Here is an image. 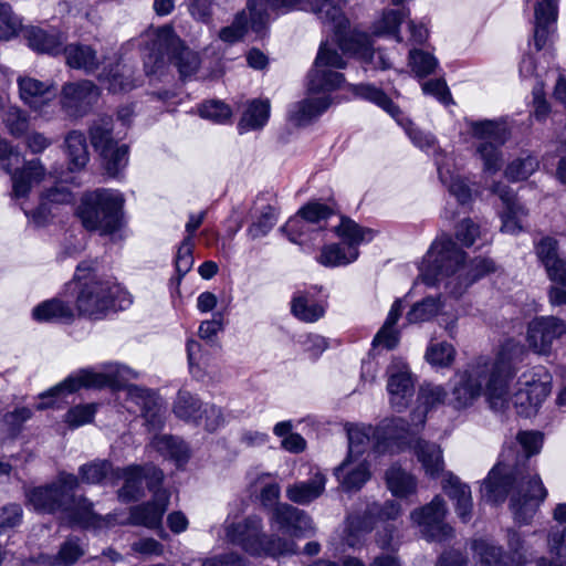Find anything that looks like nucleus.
Returning a JSON list of instances; mask_svg holds the SVG:
<instances>
[{
  "label": "nucleus",
  "instance_id": "obj_40",
  "mask_svg": "<svg viewBox=\"0 0 566 566\" xmlns=\"http://www.w3.org/2000/svg\"><path fill=\"white\" fill-rule=\"evenodd\" d=\"M418 461L427 475L437 478L443 471L442 452L439 446L417 439L412 446Z\"/></svg>",
  "mask_w": 566,
  "mask_h": 566
},
{
  "label": "nucleus",
  "instance_id": "obj_26",
  "mask_svg": "<svg viewBox=\"0 0 566 566\" xmlns=\"http://www.w3.org/2000/svg\"><path fill=\"white\" fill-rule=\"evenodd\" d=\"M99 97V88L91 81L65 83L61 91L62 108L71 116H83Z\"/></svg>",
  "mask_w": 566,
  "mask_h": 566
},
{
  "label": "nucleus",
  "instance_id": "obj_25",
  "mask_svg": "<svg viewBox=\"0 0 566 566\" xmlns=\"http://www.w3.org/2000/svg\"><path fill=\"white\" fill-rule=\"evenodd\" d=\"M566 334V323L555 316H542L533 319L527 327L530 348L539 355L552 352L554 340Z\"/></svg>",
  "mask_w": 566,
  "mask_h": 566
},
{
  "label": "nucleus",
  "instance_id": "obj_45",
  "mask_svg": "<svg viewBox=\"0 0 566 566\" xmlns=\"http://www.w3.org/2000/svg\"><path fill=\"white\" fill-rule=\"evenodd\" d=\"M64 144L70 169L80 170L84 168L90 158L84 134L77 130H72L66 135Z\"/></svg>",
  "mask_w": 566,
  "mask_h": 566
},
{
  "label": "nucleus",
  "instance_id": "obj_5",
  "mask_svg": "<svg viewBox=\"0 0 566 566\" xmlns=\"http://www.w3.org/2000/svg\"><path fill=\"white\" fill-rule=\"evenodd\" d=\"M346 65L338 51L327 43L319 46L314 65L308 73L307 91L310 96L292 105L289 111L290 120L296 125H305L325 112L331 98L325 94L340 86L344 76L338 70Z\"/></svg>",
  "mask_w": 566,
  "mask_h": 566
},
{
  "label": "nucleus",
  "instance_id": "obj_19",
  "mask_svg": "<svg viewBox=\"0 0 566 566\" xmlns=\"http://www.w3.org/2000/svg\"><path fill=\"white\" fill-rule=\"evenodd\" d=\"M20 159V154L7 140L0 138V161L3 163V169L12 174L13 193L17 198L27 196L31 187L43 180L46 174L40 159L27 161L22 169L12 172L11 166L19 164Z\"/></svg>",
  "mask_w": 566,
  "mask_h": 566
},
{
  "label": "nucleus",
  "instance_id": "obj_48",
  "mask_svg": "<svg viewBox=\"0 0 566 566\" xmlns=\"http://www.w3.org/2000/svg\"><path fill=\"white\" fill-rule=\"evenodd\" d=\"M375 428L368 424H350L347 427L349 457H359L366 452L370 440L375 441Z\"/></svg>",
  "mask_w": 566,
  "mask_h": 566
},
{
  "label": "nucleus",
  "instance_id": "obj_64",
  "mask_svg": "<svg viewBox=\"0 0 566 566\" xmlns=\"http://www.w3.org/2000/svg\"><path fill=\"white\" fill-rule=\"evenodd\" d=\"M409 66L417 76L423 77L436 70L438 61L430 53L422 50H412L409 53Z\"/></svg>",
  "mask_w": 566,
  "mask_h": 566
},
{
  "label": "nucleus",
  "instance_id": "obj_4",
  "mask_svg": "<svg viewBox=\"0 0 566 566\" xmlns=\"http://www.w3.org/2000/svg\"><path fill=\"white\" fill-rule=\"evenodd\" d=\"M78 479L74 474L62 472L56 481L29 490L25 494L28 504L38 512L53 513L61 511L71 525L84 528H101L113 524L114 517L95 514L93 504L83 496L75 497L74 491Z\"/></svg>",
  "mask_w": 566,
  "mask_h": 566
},
{
  "label": "nucleus",
  "instance_id": "obj_31",
  "mask_svg": "<svg viewBox=\"0 0 566 566\" xmlns=\"http://www.w3.org/2000/svg\"><path fill=\"white\" fill-rule=\"evenodd\" d=\"M492 192L497 195L504 205L501 213V231L503 233L516 234L523 230V219L527 216V210L515 201L514 192L504 184L496 182L491 188Z\"/></svg>",
  "mask_w": 566,
  "mask_h": 566
},
{
  "label": "nucleus",
  "instance_id": "obj_14",
  "mask_svg": "<svg viewBox=\"0 0 566 566\" xmlns=\"http://www.w3.org/2000/svg\"><path fill=\"white\" fill-rule=\"evenodd\" d=\"M472 136L480 140L476 147V154L483 161L484 171L495 172L501 167V151L500 147L507 138V132L502 124L503 120H473L467 119Z\"/></svg>",
  "mask_w": 566,
  "mask_h": 566
},
{
  "label": "nucleus",
  "instance_id": "obj_20",
  "mask_svg": "<svg viewBox=\"0 0 566 566\" xmlns=\"http://www.w3.org/2000/svg\"><path fill=\"white\" fill-rule=\"evenodd\" d=\"M266 0H248L247 10L239 12L232 24L220 30L219 38L227 43L240 41L248 29L261 34L268 24Z\"/></svg>",
  "mask_w": 566,
  "mask_h": 566
},
{
  "label": "nucleus",
  "instance_id": "obj_41",
  "mask_svg": "<svg viewBox=\"0 0 566 566\" xmlns=\"http://www.w3.org/2000/svg\"><path fill=\"white\" fill-rule=\"evenodd\" d=\"M448 394L444 388L440 385L423 384L419 388L418 392V408L415 411V417L418 418V423H424L426 413L443 405L447 400Z\"/></svg>",
  "mask_w": 566,
  "mask_h": 566
},
{
  "label": "nucleus",
  "instance_id": "obj_51",
  "mask_svg": "<svg viewBox=\"0 0 566 566\" xmlns=\"http://www.w3.org/2000/svg\"><path fill=\"white\" fill-rule=\"evenodd\" d=\"M409 15V10H386L381 18L374 23L373 33L375 35H394L397 41H401L399 27L405 17Z\"/></svg>",
  "mask_w": 566,
  "mask_h": 566
},
{
  "label": "nucleus",
  "instance_id": "obj_29",
  "mask_svg": "<svg viewBox=\"0 0 566 566\" xmlns=\"http://www.w3.org/2000/svg\"><path fill=\"white\" fill-rule=\"evenodd\" d=\"M349 24L339 32H335V36L338 42V46L344 52H352L358 55L365 62L373 63L376 67L388 69L390 62L386 59L382 53H376L371 48L370 36L366 33L354 31L348 36Z\"/></svg>",
  "mask_w": 566,
  "mask_h": 566
},
{
  "label": "nucleus",
  "instance_id": "obj_10",
  "mask_svg": "<svg viewBox=\"0 0 566 566\" xmlns=\"http://www.w3.org/2000/svg\"><path fill=\"white\" fill-rule=\"evenodd\" d=\"M130 303L129 294L109 280L85 283L76 298L78 313L92 319H101L111 311L125 310Z\"/></svg>",
  "mask_w": 566,
  "mask_h": 566
},
{
  "label": "nucleus",
  "instance_id": "obj_27",
  "mask_svg": "<svg viewBox=\"0 0 566 566\" xmlns=\"http://www.w3.org/2000/svg\"><path fill=\"white\" fill-rule=\"evenodd\" d=\"M272 7L291 10L301 9L314 12L333 32H339L348 25V19L342 10L328 0H273Z\"/></svg>",
  "mask_w": 566,
  "mask_h": 566
},
{
  "label": "nucleus",
  "instance_id": "obj_47",
  "mask_svg": "<svg viewBox=\"0 0 566 566\" xmlns=\"http://www.w3.org/2000/svg\"><path fill=\"white\" fill-rule=\"evenodd\" d=\"M66 63L74 69H82L86 72L94 71L98 61L96 52L88 45L73 43L64 49Z\"/></svg>",
  "mask_w": 566,
  "mask_h": 566
},
{
  "label": "nucleus",
  "instance_id": "obj_39",
  "mask_svg": "<svg viewBox=\"0 0 566 566\" xmlns=\"http://www.w3.org/2000/svg\"><path fill=\"white\" fill-rule=\"evenodd\" d=\"M385 482L390 493L399 499H406L417 493V478L399 464L390 465L385 472Z\"/></svg>",
  "mask_w": 566,
  "mask_h": 566
},
{
  "label": "nucleus",
  "instance_id": "obj_36",
  "mask_svg": "<svg viewBox=\"0 0 566 566\" xmlns=\"http://www.w3.org/2000/svg\"><path fill=\"white\" fill-rule=\"evenodd\" d=\"M333 217H335V213L328 206L321 202H310L289 220V227L295 229L310 223L313 231L321 234L327 229L328 220Z\"/></svg>",
  "mask_w": 566,
  "mask_h": 566
},
{
  "label": "nucleus",
  "instance_id": "obj_30",
  "mask_svg": "<svg viewBox=\"0 0 566 566\" xmlns=\"http://www.w3.org/2000/svg\"><path fill=\"white\" fill-rule=\"evenodd\" d=\"M170 493L166 489L154 491L151 501L133 506L129 512V523L155 528L160 525L168 509Z\"/></svg>",
  "mask_w": 566,
  "mask_h": 566
},
{
  "label": "nucleus",
  "instance_id": "obj_59",
  "mask_svg": "<svg viewBox=\"0 0 566 566\" xmlns=\"http://www.w3.org/2000/svg\"><path fill=\"white\" fill-rule=\"evenodd\" d=\"M81 480L90 484H98L115 474L112 464L106 460H97L84 464L78 470Z\"/></svg>",
  "mask_w": 566,
  "mask_h": 566
},
{
  "label": "nucleus",
  "instance_id": "obj_46",
  "mask_svg": "<svg viewBox=\"0 0 566 566\" xmlns=\"http://www.w3.org/2000/svg\"><path fill=\"white\" fill-rule=\"evenodd\" d=\"M101 81L113 93L128 92L137 86L134 70L126 64H117L107 74H102Z\"/></svg>",
  "mask_w": 566,
  "mask_h": 566
},
{
  "label": "nucleus",
  "instance_id": "obj_24",
  "mask_svg": "<svg viewBox=\"0 0 566 566\" xmlns=\"http://www.w3.org/2000/svg\"><path fill=\"white\" fill-rule=\"evenodd\" d=\"M270 524L277 532L291 536L290 539L293 542V538L306 537L315 532L311 516L287 503H279L274 506Z\"/></svg>",
  "mask_w": 566,
  "mask_h": 566
},
{
  "label": "nucleus",
  "instance_id": "obj_3",
  "mask_svg": "<svg viewBox=\"0 0 566 566\" xmlns=\"http://www.w3.org/2000/svg\"><path fill=\"white\" fill-rule=\"evenodd\" d=\"M136 377L137 374L130 368L109 363L103 365L99 371L82 369L69 376L61 384L56 385L48 392L42 394L41 398L57 397L63 392L72 394L81 388L99 389L104 387H125L127 399L139 407L150 429H159L163 426V412L159 398L156 394L136 385L125 386L126 381Z\"/></svg>",
  "mask_w": 566,
  "mask_h": 566
},
{
  "label": "nucleus",
  "instance_id": "obj_63",
  "mask_svg": "<svg viewBox=\"0 0 566 566\" xmlns=\"http://www.w3.org/2000/svg\"><path fill=\"white\" fill-rule=\"evenodd\" d=\"M84 554V548L74 538L67 539L59 553L49 562L52 566H71Z\"/></svg>",
  "mask_w": 566,
  "mask_h": 566
},
{
  "label": "nucleus",
  "instance_id": "obj_17",
  "mask_svg": "<svg viewBox=\"0 0 566 566\" xmlns=\"http://www.w3.org/2000/svg\"><path fill=\"white\" fill-rule=\"evenodd\" d=\"M447 513L446 501L436 495L430 503L412 510L410 521L427 541L442 542L453 536V528L444 522Z\"/></svg>",
  "mask_w": 566,
  "mask_h": 566
},
{
  "label": "nucleus",
  "instance_id": "obj_38",
  "mask_svg": "<svg viewBox=\"0 0 566 566\" xmlns=\"http://www.w3.org/2000/svg\"><path fill=\"white\" fill-rule=\"evenodd\" d=\"M450 161L451 159L447 157L443 159L437 158L439 178L459 203H469L472 200V190L464 178L451 170Z\"/></svg>",
  "mask_w": 566,
  "mask_h": 566
},
{
  "label": "nucleus",
  "instance_id": "obj_1",
  "mask_svg": "<svg viewBox=\"0 0 566 566\" xmlns=\"http://www.w3.org/2000/svg\"><path fill=\"white\" fill-rule=\"evenodd\" d=\"M512 450H505L501 460L490 471L481 486V497L488 503H502L512 491L510 509L514 520L521 525L528 524L536 514L539 505L547 496L539 476H520L510 458Z\"/></svg>",
  "mask_w": 566,
  "mask_h": 566
},
{
  "label": "nucleus",
  "instance_id": "obj_6",
  "mask_svg": "<svg viewBox=\"0 0 566 566\" xmlns=\"http://www.w3.org/2000/svg\"><path fill=\"white\" fill-rule=\"evenodd\" d=\"M148 53L144 56L147 75L161 73L168 63H174L181 77L195 74L200 65L196 52L186 48L170 25L158 28L148 33Z\"/></svg>",
  "mask_w": 566,
  "mask_h": 566
},
{
  "label": "nucleus",
  "instance_id": "obj_2",
  "mask_svg": "<svg viewBox=\"0 0 566 566\" xmlns=\"http://www.w3.org/2000/svg\"><path fill=\"white\" fill-rule=\"evenodd\" d=\"M464 253L449 237L437 239L420 263V277L427 285L444 282L453 295H460L476 280L496 270L495 263L486 258L463 263Z\"/></svg>",
  "mask_w": 566,
  "mask_h": 566
},
{
  "label": "nucleus",
  "instance_id": "obj_32",
  "mask_svg": "<svg viewBox=\"0 0 566 566\" xmlns=\"http://www.w3.org/2000/svg\"><path fill=\"white\" fill-rule=\"evenodd\" d=\"M534 4V45L542 50L555 31L558 15L557 0H528Z\"/></svg>",
  "mask_w": 566,
  "mask_h": 566
},
{
  "label": "nucleus",
  "instance_id": "obj_60",
  "mask_svg": "<svg viewBox=\"0 0 566 566\" xmlns=\"http://www.w3.org/2000/svg\"><path fill=\"white\" fill-rule=\"evenodd\" d=\"M30 117L19 106H10L3 114V123L14 137L23 136L29 128Z\"/></svg>",
  "mask_w": 566,
  "mask_h": 566
},
{
  "label": "nucleus",
  "instance_id": "obj_58",
  "mask_svg": "<svg viewBox=\"0 0 566 566\" xmlns=\"http://www.w3.org/2000/svg\"><path fill=\"white\" fill-rule=\"evenodd\" d=\"M441 306L440 297H426L410 308L406 318L410 324L430 321L439 313Z\"/></svg>",
  "mask_w": 566,
  "mask_h": 566
},
{
  "label": "nucleus",
  "instance_id": "obj_49",
  "mask_svg": "<svg viewBox=\"0 0 566 566\" xmlns=\"http://www.w3.org/2000/svg\"><path fill=\"white\" fill-rule=\"evenodd\" d=\"M402 313V302L397 300L394 302L386 322L381 329L376 334L374 338V345H382L387 349L394 348L398 343V333L394 326L398 322Z\"/></svg>",
  "mask_w": 566,
  "mask_h": 566
},
{
  "label": "nucleus",
  "instance_id": "obj_44",
  "mask_svg": "<svg viewBox=\"0 0 566 566\" xmlns=\"http://www.w3.org/2000/svg\"><path fill=\"white\" fill-rule=\"evenodd\" d=\"M32 315L39 322L69 323L74 318L72 307L61 300H50L33 308Z\"/></svg>",
  "mask_w": 566,
  "mask_h": 566
},
{
  "label": "nucleus",
  "instance_id": "obj_35",
  "mask_svg": "<svg viewBox=\"0 0 566 566\" xmlns=\"http://www.w3.org/2000/svg\"><path fill=\"white\" fill-rule=\"evenodd\" d=\"M442 490L454 502L455 512L461 521L469 522L473 507L470 486L462 483L458 476L448 472L443 476Z\"/></svg>",
  "mask_w": 566,
  "mask_h": 566
},
{
  "label": "nucleus",
  "instance_id": "obj_9",
  "mask_svg": "<svg viewBox=\"0 0 566 566\" xmlns=\"http://www.w3.org/2000/svg\"><path fill=\"white\" fill-rule=\"evenodd\" d=\"M123 205L124 198L118 191L96 189L82 197L77 216L86 230L107 235L120 228Z\"/></svg>",
  "mask_w": 566,
  "mask_h": 566
},
{
  "label": "nucleus",
  "instance_id": "obj_33",
  "mask_svg": "<svg viewBox=\"0 0 566 566\" xmlns=\"http://www.w3.org/2000/svg\"><path fill=\"white\" fill-rule=\"evenodd\" d=\"M334 474L345 490L357 491L369 481L371 476L370 464L366 459L347 455L335 468Z\"/></svg>",
  "mask_w": 566,
  "mask_h": 566
},
{
  "label": "nucleus",
  "instance_id": "obj_22",
  "mask_svg": "<svg viewBox=\"0 0 566 566\" xmlns=\"http://www.w3.org/2000/svg\"><path fill=\"white\" fill-rule=\"evenodd\" d=\"M507 545L512 553V565H509L507 557L503 555L501 547L485 539L474 541L472 547L480 557L481 566H522L526 564L527 557L524 551V542L518 532L509 530Z\"/></svg>",
  "mask_w": 566,
  "mask_h": 566
},
{
  "label": "nucleus",
  "instance_id": "obj_55",
  "mask_svg": "<svg viewBox=\"0 0 566 566\" xmlns=\"http://www.w3.org/2000/svg\"><path fill=\"white\" fill-rule=\"evenodd\" d=\"M153 444L158 452L174 459L177 463H184L189 457L186 443L179 438L157 436L154 438Z\"/></svg>",
  "mask_w": 566,
  "mask_h": 566
},
{
  "label": "nucleus",
  "instance_id": "obj_53",
  "mask_svg": "<svg viewBox=\"0 0 566 566\" xmlns=\"http://www.w3.org/2000/svg\"><path fill=\"white\" fill-rule=\"evenodd\" d=\"M457 350L454 346L447 342H431L426 349L424 359L432 367L448 368L455 359Z\"/></svg>",
  "mask_w": 566,
  "mask_h": 566
},
{
  "label": "nucleus",
  "instance_id": "obj_34",
  "mask_svg": "<svg viewBox=\"0 0 566 566\" xmlns=\"http://www.w3.org/2000/svg\"><path fill=\"white\" fill-rule=\"evenodd\" d=\"M326 482V475L318 468H313L308 480L295 482L286 488V497L293 503L307 505L322 496Z\"/></svg>",
  "mask_w": 566,
  "mask_h": 566
},
{
  "label": "nucleus",
  "instance_id": "obj_62",
  "mask_svg": "<svg viewBox=\"0 0 566 566\" xmlns=\"http://www.w3.org/2000/svg\"><path fill=\"white\" fill-rule=\"evenodd\" d=\"M538 168V161L533 156L517 158L509 164L505 176L512 181L527 179Z\"/></svg>",
  "mask_w": 566,
  "mask_h": 566
},
{
  "label": "nucleus",
  "instance_id": "obj_8",
  "mask_svg": "<svg viewBox=\"0 0 566 566\" xmlns=\"http://www.w3.org/2000/svg\"><path fill=\"white\" fill-rule=\"evenodd\" d=\"M525 355V346L518 340L510 338L501 344L494 358L480 356L474 359L473 370L476 375L489 376L488 392L491 398L505 397L509 399V382ZM495 401L499 403V400Z\"/></svg>",
  "mask_w": 566,
  "mask_h": 566
},
{
  "label": "nucleus",
  "instance_id": "obj_13",
  "mask_svg": "<svg viewBox=\"0 0 566 566\" xmlns=\"http://www.w3.org/2000/svg\"><path fill=\"white\" fill-rule=\"evenodd\" d=\"M401 513V505L394 500L368 504L361 515L348 516L344 537L346 544L350 547L360 545L377 523L391 524Z\"/></svg>",
  "mask_w": 566,
  "mask_h": 566
},
{
  "label": "nucleus",
  "instance_id": "obj_16",
  "mask_svg": "<svg viewBox=\"0 0 566 566\" xmlns=\"http://www.w3.org/2000/svg\"><path fill=\"white\" fill-rule=\"evenodd\" d=\"M354 92L357 96L375 103L396 118L397 123L403 127L415 146L427 151L434 148V136L428 132L419 129L409 118L402 116L399 108L381 90L370 84H360L354 87Z\"/></svg>",
  "mask_w": 566,
  "mask_h": 566
},
{
  "label": "nucleus",
  "instance_id": "obj_56",
  "mask_svg": "<svg viewBox=\"0 0 566 566\" xmlns=\"http://www.w3.org/2000/svg\"><path fill=\"white\" fill-rule=\"evenodd\" d=\"M107 174L116 177L128 163V148L126 145L113 144L101 153Z\"/></svg>",
  "mask_w": 566,
  "mask_h": 566
},
{
  "label": "nucleus",
  "instance_id": "obj_57",
  "mask_svg": "<svg viewBox=\"0 0 566 566\" xmlns=\"http://www.w3.org/2000/svg\"><path fill=\"white\" fill-rule=\"evenodd\" d=\"M258 210L259 217L248 229V233L252 239L266 235L277 220V210L274 206L263 205Z\"/></svg>",
  "mask_w": 566,
  "mask_h": 566
},
{
  "label": "nucleus",
  "instance_id": "obj_11",
  "mask_svg": "<svg viewBox=\"0 0 566 566\" xmlns=\"http://www.w3.org/2000/svg\"><path fill=\"white\" fill-rule=\"evenodd\" d=\"M333 230L346 245L332 243L322 248L317 261L327 268L344 266L356 261L359 255L358 244L373 239L370 229L361 228L355 221L344 217H339V222L333 227Z\"/></svg>",
  "mask_w": 566,
  "mask_h": 566
},
{
  "label": "nucleus",
  "instance_id": "obj_52",
  "mask_svg": "<svg viewBox=\"0 0 566 566\" xmlns=\"http://www.w3.org/2000/svg\"><path fill=\"white\" fill-rule=\"evenodd\" d=\"M202 406L189 391L180 390L174 405L175 415L186 421L198 422L202 419Z\"/></svg>",
  "mask_w": 566,
  "mask_h": 566
},
{
  "label": "nucleus",
  "instance_id": "obj_28",
  "mask_svg": "<svg viewBox=\"0 0 566 566\" xmlns=\"http://www.w3.org/2000/svg\"><path fill=\"white\" fill-rule=\"evenodd\" d=\"M17 84L21 102L39 114L44 112L56 95V88L52 81H41L30 75H20L17 78Z\"/></svg>",
  "mask_w": 566,
  "mask_h": 566
},
{
  "label": "nucleus",
  "instance_id": "obj_21",
  "mask_svg": "<svg viewBox=\"0 0 566 566\" xmlns=\"http://www.w3.org/2000/svg\"><path fill=\"white\" fill-rule=\"evenodd\" d=\"M387 392L390 406L397 411L405 409L415 394V378L409 365L394 357L386 369Z\"/></svg>",
  "mask_w": 566,
  "mask_h": 566
},
{
  "label": "nucleus",
  "instance_id": "obj_12",
  "mask_svg": "<svg viewBox=\"0 0 566 566\" xmlns=\"http://www.w3.org/2000/svg\"><path fill=\"white\" fill-rule=\"evenodd\" d=\"M551 390L552 375L545 367L537 366L520 376L511 400L518 415L531 417L537 412Z\"/></svg>",
  "mask_w": 566,
  "mask_h": 566
},
{
  "label": "nucleus",
  "instance_id": "obj_61",
  "mask_svg": "<svg viewBox=\"0 0 566 566\" xmlns=\"http://www.w3.org/2000/svg\"><path fill=\"white\" fill-rule=\"evenodd\" d=\"M23 30L21 20L12 12L11 7L0 2V40L9 41Z\"/></svg>",
  "mask_w": 566,
  "mask_h": 566
},
{
  "label": "nucleus",
  "instance_id": "obj_18",
  "mask_svg": "<svg viewBox=\"0 0 566 566\" xmlns=\"http://www.w3.org/2000/svg\"><path fill=\"white\" fill-rule=\"evenodd\" d=\"M412 426L402 418L384 419L375 428V450L379 453L399 452L415 444V437L422 423L412 415Z\"/></svg>",
  "mask_w": 566,
  "mask_h": 566
},
{
  "label": "nucleus",
  "instance_id": "obj_54",
  "mask_svg": "<svg viewBox=\"0 0 566 566\" xmlns=\"http://www.w3.org/2000/svg\"><path fill=\"white\" fill-rule=\"evenodd\" d=\"M551 281L557 285L552 286L548 296L553 305L566 304V259H559L548 271Z\"/></svg>",
  "mask_w": 566,
  "mask_h": 566
},
{
  "label": "nucleus",
  "instance_id": "obj_15",
  "mask_svg": "<svg viewBox=\"0 0 566 566\" xmlns=\"http://www.w3.org/2000/svg\"><path fill=\"white\" fill-rule=\"evenodd\" d=\"M474 369V360L468 367L455 375V382L451 391L449 403L454 409H464L473 405V402L483 395L490 407L494 410H503L509 406V399L501 397L499 403L496 399L489 396V376L476 375Z\"/></svg>",
  "mask_w": 566,
  "mask_h": 566
},
{
  "label": "nucleus",
  "instance_id": "obj_43",
  "mask_svg": "<svg viewBox=\"0 0 566 566\" xmlns=\"http://www.w3.org/2000/svg\"><path fill=\"white\" fill-rule=\"evenodd\" d=\"M270 117L269 101L253 99L251 101L239 122L238 129L240 134L249 130L262 128Z\"/></svg>",
  "mask_w": 566,
  "mask_h": 566
},
{
  "label": "nucleus",
  "instance_id": "obj_37",
  "mask_svg": "<svg viewBox=\"0 0 566 566\" xmlns=\"http://www.w3.org/2000/svg\"><path fill=\"white\" fill-rule=\"evenodd\" d=\"M23 36L32 50L52 55L62 51L65 41L64 35L56 30L46 31L36 27L24 28Z\"/></svg>",
  "mask_w": 566,
  "mask_h": 566
},
{
  "label": "nucleus",
  "instance_id": "obj_23",
  "mask_svg": "<svg viewBox=\"0 0 566 566\" xmlns=\"http://www.w3.org/2000/svg\"><path fill=\"white\" fill-rule=\"evenodd\" d=\"M116 476L124 480L123 488L118 491V499L122 502L137 501L144 495V480L150 492L161 489L160 484L164 479L161 470L155 467L142 469L139 467H130L124 470H117Z\"/></svg>",
  "mask_w": 566,
  "mask_h": 566
},
{
  "label": "nucleus",
  "instance_id": "obj_7",
  "mask_svg": "<svg viewBox=\"0 0 566 566\" xmlns=\"http://www.w3.org/2000/svg\"><path fill=\"white\" fill-rule=\"evenodd\" d=\"M226 542L240 547L251 556L280 557L295 554L296 543L279 536H269L263 532L261 517L248 516L241 521L228 517L223 523Z\"/></svg>",
  "mask_w": 566,
  "mask_h": 566
},
{
  "label": "nucleus",
  "instance_id": "obj_50",
  "mask_svg": "<svg viewBox=\"0 0 566 566\" xmlns=\"http://www.w3.org/2000/svg\"><path fill=\"white\" fill-rule=\"evenodd\" d=\"M72 199V193L65 188H55L50 190L42 197L40 206L32 212L31 218L33 222L38 226L44 224L52 214L49 205H64L71 202Z\"/></svg>",
  "mask_w": 566,
  "mask_h": 566
},
{
  "label": "nucleus",
  "instance_id": "obj_42",
  "mask_svg": "<svg viewBox=\"0 0 566 566\" xmlns=\"http://www.w3.org/2000/svg\"><path fill=\"white\" fill-rule=\"evenodd\" d=\"M292 314L302 322L314 323L325 314V306L306 292H296L291 302Z\"/></svg>",
  "mask_w": 566,
  "mask_h": 566
}]
</instances>
